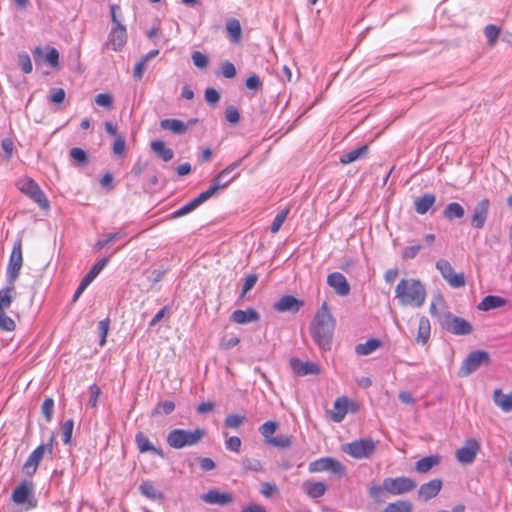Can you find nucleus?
Wrapping results in <instances>:
<instances>
[{"mask_svg": "<svg viewBox=\"0 0 512 512\" xmlns=\"http://www.w3.org/2000/svg\"><path fill=\"white\" fill-rule=\"evenodd\" d=\"M335 325L336 322L328 304L324 302L310 324V334L320 349L324 351L331 349Z\"/></svg>", "mask_w": 512, "mask_h": 512, "instance_id": "nucleus-1", "label": "nucleus"}, {"mask_svg": "<svg viewBox=\"0 0 512 512\" xmlns=\"http://www.w3.org/2000/svg\"><path fill=\"white\" fill-rule=\"evenodd\" d=\"M395 295L402 305L421 307L426 299V288L418 279H401L396 286Z\"/></svg>", "mask_w": 512, "mask_h": 512, "instance_id": "nucleus-2", "label": "nucleus"}, {"mask_svg": "<svg viewBox=\"0 0 512 512\" xmlns=\"http://www.w3.org/2000/svg\"><path fill=\"white\" fill-rule=\"evenodd\" d=\"M206 435V430L197 428L194 430H185L176 428L167 434V444L173 449H182L186 446L198 444Z\"/></svg>", "mask_w": 512, "mask_h": 512, "instance_id": "nucleus-3", "label": "nucleus"}, {"mask_svg": "<svg viewBox=\"0 0 512 512\" xmlns=\"http://www.w3.org/2000/svg\"><path fill=\"white\" fill-rule=\"evenodd\" d=\"M11 500L25 510L37 507V499L34 495V483L31 480H23L17 485L11 495Z\"/></svg>", "mask_w": 512, "mask_h": 512, "instance_id": "nucleus-4", "label": "nucleus"}, {"mask_svg": "<svg viewBox=\"0 0 512 512\" xmlns=\"http://www.w3.org/2000/svg\"><path fill=\"white\" fill-rule=\"evenodd\" d=\"M278 429V423L275 421H266L259 427V432L263 436L267 445L279 449H287L292 445V437L289 435L273 436Z\"/></svg>", "mask_w": 512, "mask_h": 512, "instance_id": "nucleus-5", "label": "nucleus"}, {"mask_svg": "<svg viewBox=\"0 0 512 512\" xmlns=\"http://www.w3.org/2000/svg\"><path fill=\"white\" fill-rule=\"evenodd\" d=\"M377 444L378 441L371 438L359 439L346 444L343 451L355 459H365L375 453Z\"/></svg>", "mask_w": 512, "mask_h": 512, "instance_id": "nucleus-6", "label": "nucleus"}, {"mask_svg": "<svg viewBox=\"0 0 512 512\" xmlns=\"http://www.w3.org/2000/svg\"><path fill=\"white\" fill-rule=\"evenodd\" d=\"M53 442L54 437L52 436L48 444H41L31 452L23 465V472L27 476L31 477L36 473L38 466L46 453L52 455Z\"/></svg>", "mask_w": 512, "mask_h": 512, "instance_id": "nucleus-7", "label": "nucleus"}, {"mask_svg": "<svg viewBox=\"0 0 512 512\" xmlns=\"http://www.w3.org/2000/svg\"><path fill=\"white\" fill-rule=\"evenodd\" d=\"M17 187L22 193L33 199L41 208L47 209L49 207L48 199L33 179L28 177L19 179Z\"/></svg>", "mask_w": 512, "mask_h": 512, "instance_id": "nucleus-8", "label": "nucleus"}, {"mask_svg": "<svg viewBox=\"0 0 512 512\" xmlns=\"http://www.w3.org/2000/svg\"><path fill=\"white\" fill-rule=\"evenodd\" d=\"M436 268L452 288H461L466 285L465 275L455 272L449 261L445 259L438 260Z\"/></svg>", "mask_w": 512, "mask_h": 512, "instance_id": "nucleus-9", "label": "nucleus"}, {"mask_svg": "<svg viewBox=\"0 0 512 512\" xmlns=\"http://www.w3.org/2000/svg\"><path fill=\"white\" fill-rule=\"evenodd\" d=\"M23 265L22 242L18 240L14 243L9 262L7 265V279L9 284H14L19 276Z\"/></svg>", "mask_w": 512, "mask_h": 512, "instance_id": "nucleus-10", "label": "nucleus"}, {"mask_svg": "<svg viewBox=\"0 0 512 512\" xmlns=\"http://www.w3.org/2000/svg\"><path fill=\"white\" fill-rule=\"evenodd\" d=\"M490 356L486 351L476 350L471 352L460 368V376L465 377L477 370L481 365H489Z\"/></svg>", "mask_w": 512, "mask_h": 512, "instance_id": "nucleus-11", "label": "nucleus"}, {"mask_svg": "<svg viewBox=\"0 0 512 512\" xmlns=\"http://www.w3.org/2000/svg\"><path fill=\"white\" fill-rule=\"evenodd\" d=\"M415 487L416 482L409 477H388L384 479V488H386V492L394 496L411 492Z\"/></svg>", "mask_w": 512, "mask_h": 512, "instance_id": "nucleus-12", "label": "nucleus"}, {"mask_svg": "<svg viewBox=\"0 0 512 512\" xmlns=\"http://www.w3.org/2000/svg\"><path fill=\"white\" fill-rule=\"evenodd\" d=\"M308 470L311 473L330 471L338 476L345 474L344 466L332 457H322L312 461L308 466Z\"/></svg>", "mask_w": 512, "mask_h": 512, "instance_id": "nucleus-13", "label": "nucleus"}, {"mask_svg": "<svg viewBox=\"0 0 512 512\" xmlns=\"http://www.w3.org/2000/svg\"><path fill=\"white\" fill-rule=\"evenodd\" d=\"M490 201L488 198L480 200L473 208L471 216V226L476 229H482L488 218Z\"/></svg>", "mask_w": 512, "mask_h": 512, "instance_id": "nucleus-14", "label": "nucleus"}, {"mask_svg": "<svg viewBox=\"0 0 512 512\" xmlns=\"http://www.w3.org/2000/svg\"><path fill=\"white\" fill-rule=\"evenodd\" d=\"M445 328L455 335H468L472 332V325L465 319L449 315L445 320Z\"/></svg>", "mask_w": 512, "mask_h": 512, "instance_id": "nucleus-15", "label": "nucleus"}, {"mask_svg": "<svg viewBox=\"0 0 512 512\" xmlns=\"http://www.w3.org/2000/svg\"><path fill=\"white\" fill-rule=\"evenodd\" d=\"M240 165L241 160H238L228 165L214 177L212 184L209 188L215 187V193L221 188H226L238 176V174H236L233 177L228 178V175L234 170H236Z\"/></svg>", "mask_w": 512, "mask_h": 512, "instance_id": "nucleus-16", "label": "nucleus"}, {"mask_svg": "<svg viewBox=\"0 0 512 512\" xmlns=\"http://www.w3.org/2000/svg\"><path fill=\"white\" fill-rule=\"evenodd\" d=\"M126 41L127 32L125 26L122 24L112 26L106 43L107 47L111 48L113 51H119L124 47Z\"/></svg>", "mask_w": 512, "mask_h": 512, "instance_id": "nucleus-17", "label": "nucleus"}, {"mask_svg": "<svg viewBox=\"0 0 512 512\" xmlns=\"http://www.w3.org/2000/svg\"><path fill=\"white\" fill-rule=\"evenodd\" d=\"M480 449L479 443L475 439H469L465 445L456 451V458L462 464H471Z\"/></svg>", "mask_w": 512, "mask_h": 512, "instance_id": "nucleus-18", "label": "nucleus"}, {"mask_svg": "<svg viewBox=\"0 0 512 512\" xmlns=\"http://www.w3.org/2000/svg\"><path fill=\"white\" fill-rule=\"evenodd\" d=\"M289 364L296 376L318 375L321 372L319 365L311 361L303 362L298 358H291Z\"/></svg>", "mask_w": 512, "mask_h": 512, "instance_id": "nucleus-19", "label": "nucleus"}, {"mask_svg": "<svg viewBox=\"0 0 512 512\" xmlns=\"http://www.w3.org/2000/svg\"><path fill=\"white\" fill-rule=\"evenodd\" d=\"M215 194V187L208 188L206 191L200 193L196 198L191 200L190 202L186 203L182 207H180L177 211H175L174 216L180 217L184 216L190 212H192L194 209H196L199 205L207 201L210 197H212Z\"/></svg>", "mask_w": 512, "mask_h": 512, "instance_id": "nucleus-20", "label": "nucleus"}, {"mask_svg": "<svg viewBox=\"0 0 512 512\" xmlns=\"http://www.w3.org/2000/svg\"><path fill=\"white\" fill-rule=\"evenodd\" d=\"M327 284L340 296H347L350 293V285L346 277L340 272L329 274Z\"/></svg>", "mask_w": 512, "mask_h": 512, "instance_id": "nucleus-21", "label": "nucleus"}, {"mask_svg": "<svg viewBox=\"0 0 512 512\" xmlns=\"http://www.w3.org/2000/svg\"><path fill=\"white\" fill-rule=\"evenodd\" d=\"M201 499L211 505L225 506L233 502V496L228 492H220L217 489H211L207 493L201 495Z\"/></svg>", "mask_w": 512, "mask_h": 512, "instance_id": "nucleus-22", "label": "nucleus"}, {"mask_svg": "<svg viewBox=\"0 0 512 512\" xmlns=\"http://www.w3.org/2000/svg\"><path fill=\"white\" fill-rule=\"evenodd\" d=\"M135 443L140 453H152L161 458L164 457V452L161 448L156 447L149 439V437L139 431L135 435Z\"/></svg>", "mask_w": 512, "mask_h": 512, "instance_id": "nucleus-23", "label": "nucleus"}, {"mask_svg": "<svg viewBox=\"0 0 512 512\" xmlns=\"http://www.w3.org/2000/svg\"><path fill=\"white\" fill-rule=\"evenodd\" d=\"M303 302L292 295H284L274 303L273 308L277 312H298Z\"/></svg>", "mask_w": 512, "mask_h": 512, "instance_id": "nucleus-24", "label": "nucleus"}, {"mask_svg": "<svg viewBox=\"0 0 512 512\" xmlns=\"http://www.w3.org/2000/svg\"><path fill=\"white\" fill-rule=\"evenodd\" d=\"M442 486V480L432 479L420 486L418 490V498L423 501H428L432 498H435L441 491Z\"/></svg>", "mask_w": 512, "mask_h": 512, "instance_id": "nucleus-25", "label": "nucleus"}, {"mask_svg": "<svg viewBox=\"0 0 512 512\" xmlns=\"http://www.w3.org/2000/svg\"><path fill=\"white\" fill-rule=\"evenodd\" d=\"M197 119H191L184 123L178 119H164L160 122V127L164 130L172 131L175 134H184L188 127L197 123Z\"/></svg>", "mask_w": 512, "mask_h": 512, "instance_id": "nucleus-26", "label": "nucleus"}, {"mask_svg": "<svg viewBox=\"0 0 512 512\" xmlns=\"http://www.w3.org/2000/svg\"><path fill=\"white\" fill-rule=\"evenodd\" d=\"M259 319V313L254 308H247L245 310L238 309L233 311L230 316V320L236 324L257 322Z\"/></svg>", "mask_w": 512, "mask_h": 512, "instance_id": "nucleus-27", "label": "nucleus"}, {"mask_svg": "<svg viewBox=\"0 0 512 512\" xmlns=\"http://www.w3.org/2000/svg\"><path fill=\"white\" fill-rule=\"evenodd\" d=\"M348 412V399L339 397L333 404V409L329 412V418L334 422H341Z\"/></svg>", "mask_w": 512, "mask_h": 512, "instance_id": "nucleus-28", "label": "nucleus"}, {"mask_svg": "<svg viewBox=\"0 0 512 512\" xmlns=\"http://www.w3.org/2000/svg\"><path fill=\"white\" fill-rule=\"evenodd\" d=\"M436 196L432 193H426L414 200V209L420 214H426L435 204Z\"/></svg>", "mask_w": 512, "mask_h": 512, "instance_id": "nucleus-29", "label": "nucleus"}, {"mask_svg": "<svg viewBox=\"0 0 512 512\" xmlns=\"http://www.w3.org/2000/svg\"><path fill=\"white\" fill-rule=\"evenodd\" d=\"M507 300L501 296L488 295L482 299L477 308L481 311H489L504 306Z\"/></svg>", "mask_w": 512, "mask_h": 512, "instance_id": "nucleus-30", "label": "nucleus"}, {"mask_svg": "<svg viewBox=\"0 0 512 512\" xmlns=\"http://www.w3.org/2000/svg\"><path fill=\"white\" fill-rule=\"evenodd\" d=\"M140 493L146 498L153 501H161L164 499L163 493L158 490L151 481H144L139 486Z\"/></svg>", "mask_w": 512, "mask_h": 512, "instance_id": "nucleus-31", "label": "nucleus"}, {"mask_svg": "<svg viewBox=\"0 0 512 512\" xmlns=\"http://www.w3.org/2000/svg\"><path fill=\"white\" fill-rule=\"evenodd\" d=\"M303 490L311 498H319L323 496L327 490V486L323 482L306 481L303 483Z\"/></svg>", "mask_w": 512, "mask_h": 512, "instance_id": "nucleus-32", "label": "nucleus"}, {"mask_svg": "<svg viewBox=\"0 0 512 512\" xmlns=\"http://www.w3.org/2000/svg\"><path fill=\"white\" fill-rule=\"evenodd\" d=\"M494 403L504 412L512 410V392L503 394L501 389H495L493 392Z\"/></svg>", "mask_w": 512, "mask_h": 512, "instance_id": "nucleus-33", "label": "nucleus"}, {"mask_svg": "<svg viewBox=\"0 0 512 512\" xmlns=\"http://www.w3.org/2000/svg\"><path fill=\"white\" fill-rule=\"evenodd\" d=\"M382 346V342L376 338H370L365 343H359L355 346V353L358 356H366Z\"/></svg>", "mask_w": 512, "mask_h": 512, "instance_id": "nucleus-34", "label": "nucleus"}, {"mask_svg": "<svg viewBox=\"0 0 512 512\" xmlns=\"http://www.w3.org/2000/svg\"><path fill=\"white\" fill-rule=\"evenodd\" d=\"M430 321L427 317L421 316L418 322V330L416 336V342L422 345L426 344L430 338Z\"/></svg>", "mask_w": 512, "mask_h": 512, "instance_id": "nucleus-35", "label": "nucleus"}, {"mask_svg": "<svg viewBox=\"0 0 512 512\" xmlns=\"http://www.w3.org/2000/svg\"><path fill=\"white\" fill-rule=\"evenodd\" d=\"M440 463V456L431 455L427 457H423L415 463V470L418 473H427L433 467L437 466Z\"/></svg>", "mask_w": 512, "mask_h": 512, "instance_id": "nucleus-36", "label": "nucleus"}, {"mask_svg": "<svg viewBox=\"0 0 512 512\" xmlns=\"http://www.w3.org/2000/svg\"><path fill=\"white\" fill-rule=\"evenodd\" d=\"M151 149L165 162L172 160L174 157L173 150L168 148L162 140L153 141L151 143Z\"/></svg>", "mask_w": 512, "mask_h": 512, "instance_id": "nucleus-37", "label": "nucleus"}, {"mask_svg": "<svg viewBox=\"0 0 512 512\" xmlns=\"http://www.w3.org/2000/svg\"><path fill=\"white\" fill-rule=\"evenodd\" d=\"M368 153V146L363 145L340 156V163L347 165L364 157Z\"/></svg>", "mask_w": 512, "mask_h": 512, "instance_id": "nucleus-38", "label": "nucleus"}, {"mask_svg": "<svg viewBox=\"0 0 512 512\" xmlns=\"http://www.w3.org/2000/svg\"><path fill=\"white\" fill-rule=\"evenodd\" d=\"M465 214L464 208L457 202L449 203L443 210V216L446 220L461 219Z\"/></svg>", "mask_w": 512, "mask_h": 512, "instance_id": "nucleus-39", "label": "nucleus"}, {"mask_svg": "<svg viewBox=\"0 0 512 512\" xmlns=\"http://www.w3.org/2000/svg\"><path fill=\"white\" fill-rule=\"evenodd\" d=\"M227 32L232 42L239 43L241 40L242 29L237 19H229L226 23Z\"/></svg>", "mask_w": 512, "mask_h": 512, "instance_id": "nucleus-40", "label": "nucleus"}, {"mask_svg": "<svg viewBox=\"0 0 512 512\" xmlns=\"http://www.w3.org/2000/svg\"><path fill=\"white\" fill-rule=\"evenodd\" d=\"M14 292V284L0 290V311H6L10 307Z\"/></svg>", "mask_w": 512, "mask_h": 512, "instance_id": "nucleus-41", "label": "nucleus"}, {"mask_svg": "<svg viewBox=\"0 0 512 512\" xmlns=\"http://www.w3.org/2000/svg\"><path fill=\"white\" fill-rule=\"evenodd\" d=\"M413 505L407 500L389 503L381 512H412Z\"/></svg>", "mask_w": 512, "mask_h": 512, "instance_id": "nucleus-42", "label": "nucleus"}, {"mask_svg": "<svg viewBox=\"0 0 512 512\" xmlns=\"http://www.w3.org/2000/svg\"><path fill=\"white\" fill-rule=\"evenodd\" d=\"M108 262H109L108 257H105V258H102L101 260H99L97 263H95L92 266V268L87 273V275L84 277V279H86V281L91 283L100 274V272L104 269V267L108 264Z\"/></svg>", "mask_w": 512, "mask_h": 512, "instance_id": "nucleus-43", "label": "nucleus"}, {"mask_svg": "<svg viewBox=\"0 0 512 512\" xmlns=\"http://www.w3.org/2000/svg\"><path fill=\"white\" fill-rule=\"evenodd\" d=\"M289 211H290V209L288 207H286L278 212V214L275 216L273 223L271 225V228H270L271 233L275 234L280 230L281 226L287 219Z\"/></svg>", "mask_w": 512, "mask_h": 512, "instance_id": "nucleus-44", "label": "nucleus"}, {"mask_svg": "<svg viewBox=\"0 0 512 512\" xmlns=\"http://www.w3.org/2000/svg\"><path fill=\"white\" fill-rule=\"evenodd\" d=\"M246 417L239 414H229L224 420V425L227 428L238 429L245 422Z\"/></svg>", "mask_w": 512, "mask_h": 512, "instance_id": "nucleus-45", "label": "nucleus"}, {"mask_svg": "<svg viewBox=\"0 0 512 512\" xmlns=\"http://www.w3.org/2000/svg\"><path fill=\"white\" fill-rule=\"evenodd\" d=\"M484 34L487 38L488 44L490 46H494L500 35V28L497 27L496 25L489 24L485 27Z\"/></svg>", "mask_w": 512, "mask_h": 512, "instance_id": "nucleus-46", "label": "nucleus"}, {"mask_svg": "<svg viewBox=\"0 0 512 512\" xmlns=\"http://www.w3.org/2000/svg\"><path fill=\"white\" fill-rule=\"evenodd\" d=\"M73 426H74V422H73L72 419H68L61 426L62 441L65 444H70V442H71L72 433H73Z\"/></svg>", "mask_w": 512, "mask_h": 512, "instance_id": "nucleus-47", "label": "nucleus"}, {"mask_svg": "<svg viewBox=\"0 0 512 512\" xmlns=\"http://www.w3.org/2000/svg\"><path fill=\"white\" fill-rule=\"evenodd\" d=\"M95 103L98 106L111 109L113 107L114 98L110 93H100L95 97Z\"/></svg>", "mask_w": 512, "mask_h": 512, "instance_id": "nucleus-48", "label": "nucleus"}, {"mask_svg": "<svg viewBox=\"0 0 512 512\" xmlns=\"http://www.w3.org/2000/svg\"><path fill=\"white\" fill-rule=\"evenodd\" d=\"M175 409V403L173 401H164L156 405L153 410V414H171Z\"/></svg>", "mask_w": 512, "mask_h": 512, "instance_id": "nucleus-49", "label": "nucleus"}, {"mask_svg": "<svg viewBox=\"0 0 512 512\" xmlns=\"http://www.w3.org/2000/svg\"><path fill=\"white\" fill-rule=\"evenodd\" d=\"M70 156L78 164L83 165L88 162L87 153L82 148H79V147L72 148L70 150Z\"/></svg>", "mask_w": 512, "mask_h": 512, "instance_id": "nucleus-50", "label": "nucleus"}, {"mask_svg": "<svg viewBox=\"0 0 512 512\" xmlns=\"http://www.w3.org/2000/svg\"><path fill=\"white\" fill-rule=\"evenodd\" d=\"M41 411L47 422H50L54 411V401L52 398H46L41 406Z\"/></svg>", "mask_w": 512, "mask_h": 512, "instance_id": "nucleus-51", "label": "nucleus"}, {"mask_svg": "<svg viewBox=\"0 0 512 512\" xmlns=\"http://www.w3.org/2000/svg\"><path fill=\"white\" fill-rule=\"evenodd\" d=\"M15 327L14 320L6 314V311H0V328L5 331H13Z\"/></svg>", "mask_w": 512, "mask_h": 512, "instance_id": "nucleus-52", "label": "nucleus"}, {"mask_svg": "<svg viewBox=\"0 0 512 512\" xmlns=\"http://www.w3.org/2000/svg\"><path fill=\"white\" fill-rule=\"evenodd\" d=\"M18 62H19V65L21 66L22 71L24 73L29 74L32 72V69H33L32 62L27 53H25V52L20 53L18 55Z\"/></svg>", "mask_w": 512, "mask_h": 512, "instance_id": "nucleus-53", "label": "nucleus"}, {"mask_svg": "<svg viewBox=\"0 0 512 512\" xmlns=\"http://www.w3.org/2000/svg\"><path fill=\"white\" fill-rule=\"evenodd\" d=\"M126 148L125 137L122 135L116 136L113 143V153L118 156H123Z\"/></svg>", "mask_w": 512, "mask_h": 512, "instance_id": "nucleus-54", "label": "nucleus"}, {"mask_svg": "<svg viewBox=\"0 0 512 512\" xmlns=\"http://www.w3.org/2000/svg\"><path fill=\"white\" fill-rule=\"evenodd\" d=\"M384 492H386L384 482L382 485H373L369 488V495L377 502L383 501Z\"/></svg>", "mask_w": 512, "mask_h": 512, "instance_id": "nucleus-55", "label": "nucleus"}, {"mask_svg": "<svg viewBox=\"0 0 512 512\" xmlns=\"http://www.w3.org/2000/svg\"><path fill=\"white\" fill-rule=\"evenodd\" d=\"M225 118L231 124H237L240 121V113L234 106H228L225 110Z\"/></svg>", "mask_w": 512, "mask_h": 512, "instance_id": "nucleus-56", "label": "nucleus"}, {"mask_svg": "<svg viewBox=\"0 0 512 512\" xmlns=\"http://www.w3.org/2000/svg\"><path fill=\"white\" fill-rule=\"evenodd\" d=\"M192 60L194 65L198 68H206L209 63L208 57L199 51L192 53Z\"/></svg>", "mask_w": 512, "mask_h": 512, "instance_id": "nucleus-57", "label": "nucleus"}, {"mask_svg": "<svg viewBox=\"0 0 512 512\" xmlns=\"http://www.w3.org/2000/svg\"><path fill=\"white\" fill-rule=\"evenodd\" d=\"M421 245H413V246H408V247H405L403 250H402V253H401V256L403 259L407 260V259H413L415 258L419 251L421 250Z\"/></svg>", "mask_w": 512, "mask_h": 512, "instance_id": "nucleus-58", "label": "nucleus"}, {"mask_svg": "<svg viewBox=\"0 0 512 512\" xmlns=\"http://www.w3.org/2000/svg\"><path fill=\"white\" fill-rule=\"evenodd\" d=\"M241 445V439L237 436H231L225 442L226 448L235 453H238L240 451Z\"/></svg>", "mask_w": 512, "mask_h": 512, "instance_id": "nucleus-59", "label": "nucleus"}, {"mask_svg": "<svg viewBox=\"0 0 512 512\" xmlns=\"http://www.w3.org/2000/svg\"><path fill=\"white\" fill-rule=\"evenodd\" d=\"M258 276L256 274H250L245 278L244 284L242 286L241 295L244 296L248 291H250L255 284L257 283Z\"/></svg>", "mask_w": 512, "mask_h": 512, "instance_id": "nucleus-60", "label": "nucleus"}, {"mask_svg": "<svg viewBox=\"0 0 512 512\" xmlns=\"http://www.w3.org/2000/svg\"><path fill=\"white\" fill-rule=\"evenodd\" d=\"M109 324H110V321L108 318L101 320L98 324V329L101 334V339H100V343H99L100 346H103L106 343V337H107V334L109 331Z\"/></svg>", "mask_w": 512, "mask_h": 512, "instance_id": "nucleus-61", "label": "nucleus"}, {"mask_svg": "<svg viewBox=\"0 0 512 512\" xmlns=\"http://www.w3.org/2000/svg\"><path fill=\"white\" fill-rule=\"evenodd\" d=\"M100 393L101 390L98 385L92 384L89 387V404L91 405V407H96Z\"/></svg>", "mask_w": 512, "mask_h": 512, "instance_id": "nucleus-62", "label": "nucleus"}, {"mask_svg": "<svg viewBox=\"0 0 512 512\" xmlns=\"http://www.w3.org/2000/svg\"><path fill=\"white\" fill-rule=\"evenodd\" d=\"M222 75L225 78H234L236 76V68L231 62H224L221 66Z\"/></svg>", "mask_w": 512, "mask_h": 512, "instance_id": "nucleus-63", "label": "nucleus"}, {"mask_svg": "<svg viewBox=\"0 0 512 512\" xmlns=\"http://www.w3.org/2000/svg\"><path fill=\"white\" fill-rule=\"evenodd\" d=\"M65 99V91L62 88H55L51 90L50 101L54 104H60Z\"/></svg>", "mask_w": 512, "mask_h": 512, "instance_id": "nucleus-64", "label": "nucleus"}]
</instances>
